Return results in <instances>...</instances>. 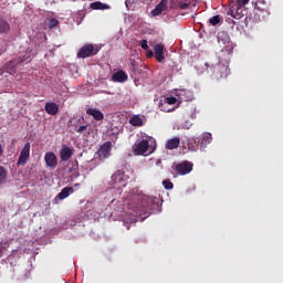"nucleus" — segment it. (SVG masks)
Instances as JSON below:
<instances>
[{"instance_id":"obj_7","label":"nucleus","mask_w":283,"mask_h":283,"mask_svg":"<svg viewBox=\"0 0 283 283\" xmlns=\"http://www.w3.org/2000/svg\"><path fill=\"white\" fill-rule=\"evenodd\" d=\"M30 160V143H27L20 151V156L18 159V167L25 165Z\"/></svg>"},{"instance_id":"obj_34","label":"nucleus","mask_w":283,"mask_h":283,"mask_svg":"<svg viewBox=\"0 0 283 283\" xmlns=\"http://www.w3.org/2000/svg\"><path fill=\"white\" fill-rule=\"evenodd\" d=\"M163 112H171L170 109H167V108H161Z\"/></svg>"},{"instance_id":"obj_32","label":"nucleus","mask_w":283,"mask_h":283,"mask_svg":"<svg viewBox=\"0 0 283 283\" xmlns=\"http://www.w3.org/2000/svg\"><path fill=\"white\" fill-rule=\"evenodd\" d=\"M146 56L147 59H151V56H154V51H147Z\"/></svg>"},{"instance_id":"obj_9","label":"nucleus","mask_w":283,"mask_h":283,"mask_svg":"<svg viewBox=\"0 0 283 283\" xmlns=\"http://www.w3.org/2000/svg\"><path fill=\"white\" fill-rule=\"evenodd\" d=\"M111 151H112V142H106L101 146L97 154L99 158L105 159V158H109Z\"/></svg>"},{"instance_id":"obj_24","label":"nucleus","mask_w":283,"mask_h":283,"mask_svg":"<svg viewBox=\"0 0 283 283\" xmlns=\"http://www.w3.org/2000/svg\"><path fill=\"white\" fill-rule=\"evenodd\" d=\"M212 137L210 133H205L201 138H200V144L201 145H209V143H211Z\"/></svg>"},{"instance_id":"obj_18","label":"nucleus","mask_w":283,"mask_h":283,"mask_svg":"<svg viewBox=\"0 0 283 283\" xmlns=\"http://www.w3.org/2000/svg\"><path fill=\"white\" fill-rule=\"evenodd\" d=\"M180 147V138L174 137L171 139H168L166 143V149L172 150L178 149Z\"/></svg>"},{"instance_id":"obj_25","label":"nucleus","mask_w":283,"mask_h":283,"mask_svg":"<svg viewBox=\"0 0 283 283\" xmlns=\"http://www.w3.org/2000/svg\"><path fill=\"white\" fill-rule=\"evenodd\" d=\"M218 23H220V15H213L212 18L209 19L210 25H218Z\"/></svg>"},{"instance_id":"obj_6","label":"nucleus","mask_w":283,"mask_h":283,"mask_svg":"<svg viewBox=\"0 0 283 283\" xmlns=\"http://www.w3.org/2000/svg\"><path fill=\"white\" fill-rule=\"evenodd\" d=\"M96 54H98V48L93 44H85L80 49L77 59H90V56H96Z\"/></svg>"},{"instance_id":"obj_16","label":"nucleus","mask_w":283,"mask_h":283,"mask_svg":"<svg viewBox=\"0 0 283 283\" xmlns=\"http://www.w3.org/2000/svg\"><path fill=\"white\" fill-rule=\"evenodd\" d=\"M28 61V57L25 56H20L15 60H11L6 64L7 70H14V67H18V65H21V63H25Z\"/></svg>"},{"instance_id":"obj_13","label":"nucleus","mask_w":283,"mask_h":283,"mask_svg":"<svg viewBox=\"0 0 283 283\" xmlns=\"http://www.w3.org/2000/svg\"><path fill=\"white\" fill-rule=\"evenodd\" d=\"M167 3H169V0H160V2L151 11L153 17H160V14L167 10Z\"/></svg>"},{"instance_id":"obj_19","label":"nucleus","mask_w":283,"mask_h":283,"mask_svg":"<svg viewBox=\"0 0 283 283\" xmlns=\"http://www.w3.org/2000/svg\"><path fill=\"white\" fill-rule=\"evenodd\" d=\"M71 193H74V188L65 187L57 193L56 198H59V200H65V198H70Z\"/></svg>"},{"instance_id":"obj_20","label":"nucleus","mask_w":283,"mask_h":283,"mask_svg":"<svg viewBox=\"0 0 283 283\" xmlns=\"http://www.w3.org/2000/svg\"><path fill=\"white\" fill-rule=\"evenodd\" d=\"M91 10H111V6L101 1L92 2L90 4Z\"/></svg>"},{"instance_id":"obj_1","label":"nucleus","mask_w":283,"mask_h":283,"mask_svg":"<svg viewBox=\"0 0 283 283\" xmlns=\"http://www.w3.org/2000/svg\"><path fill=\"white\" fill-rule=\"evenodd\" d=\"M138 200L139 203L133 208V211H135L137 216H147V213L154 211V207H156V198L140 195L138 196Z\"/></svg>"},{"instance_id":"obj_30","label":"nucleus","mask_w":283,"mask_h":283,"mask_svg":"<svg viewBox=\"0 0 283 283\" xmlns=\"http://www.w3.org/2000/svg\"><path fill=\"white\" fill-rule=\"evenodd\" d=\"M87 125H84V126H80L77 129H76V133L77 134H83V132H87Z\"/></svg>"},{"instance_id":"obj_23","label":"nucleus","mask_w":283,"mask_h":283,"mask_svg":"<svg viewBox=\"0 0 283 283\" xmlns=\"http://www.w3.org/2000/svg\"><path fill=\"white\" fill-rule=\"evenodd\" d=\"M6 180H8V170L0 166V185H6Z\"/></svg>"},{"instance_id":"obj_2","label":"nucleus","mask_w":283,"mask_h":283,"mask_svg":"<svg viewBox=\"0 0 283 283\" xmlns=\"http://www.w3.org/2000/svg\"><path fill=\"white\" fill-rule=\"evenodd\" d=\"M249 1L251 0H229L228 14H230L232 19H242V17H244V9L242 8L249 6Z\"/></svg>"},{"instance_id":"obj_33","label":"nucleus","mask_w":283,"mask_h":283,"mask_svg":"<svg viewBox=\"0 0 283 283\" xmlns=\"http://www.w3.org/2000/svg\"><path fill=\"white\" fill-rule=\"evenodd\" d=\"M3 156V146L0 144V158Z\"/></svg>"},{"instance_id":"obj_12","label":"nucleus","mask_w":283,"mask_h":283,"mask_svg":"<svg viewBox=\"0 0 283 283\" xmlns=\"http://www.w3.org/2000/svg\"><path fill=\"white\" fill-rule=\"evenodd\" d=\"M125 175L124 171L117 170L113 176V185H117V187H125L127 184L125 182V179H123V176Z\"/></svg>"},{"instance_id":"obj_27","label":"nucleus","mask_w":283,"mask_h":283,"mask_svg":"<svg viewBox=\"0 0 283 283\" xmlns=\"http://www.w3.org/2000/svg\"><path fill=\"white\" fill-rule=\"evenodd\" d=\"M56 25H59V21L55 18H51L49 20V29L52 30V29L56 28Z\"/></svg>"},{"instance_id":"obj_17","label":"nucleus","mask_w":283,"mask_h":283,"mask_svg":"<svg viewBox=\"0 0 283 283\" xmlns=\"http://www.w3.org/2000/svg\"><path fill=\"white\" fill-rule=\"evenodd\" d=\"M86 114L88 116H92L94 120H103V118H105V115L103 114V112L96 108H87Z\"/></svg>"},{"instance_id":"obj_31","label":"nucleus","mask_w":283,"mask_h":283,"mask_svg":"<svg viewBox=\"0 0 283 283\" xmlns=\"http://www.w3.org/2000/svg\"><path fill=\"white\" fill-rule=\"evenodd\" d=\"M179 8H180V10H187V9L189 8V3H187V2H180V3H179Z\"/></svg>"},{"instance_id":"obj_11","label":"nucleus","mask_w":283,"mask_h":283,"mask_svg":"<svg viewBox=\"0 0 283 283\" xmlns=\"http://www.w3.org/2000/svg\"><path fill=\"white\" fill-rule=\"evenodd\" d=\"M155 59L158 63H163L165 61V45L156 44L154 46Z\"/></svg>"},{"instance_id":"obj_8","label":"nucleus","mask_w":283,"mask_h":283,"mask_svg":"<svg viewBox=\"0 0 283 283\" xmlns=\"http://www.w3.org/2000/svg\"><path fill=\"white\" fill-rule=\"evenodd\" d=\"M44 160H45L46 167H51L52 169H54V167L59 165V159L56 158V155L54 154V151L45 153Z\"/></svg>"},{"instance_id":"obj_3","label":"nucleus","mask_w":283,"mask_h":283,"mask_svg":"<svg viewBox=\"0 0 283 283\" xmlns=\"http://www.w3.org/2000/svg\"><path fill=\"white\" fill-rule=\"evenodd\" d=\"M156 151V145L149 146V140L142 139L133 145V153L135 156H147V154H154Z\"/></svg>"},{"instance_id":"obj_26","label":"nucleus","mask_w":283,"mask_h":283,"mask_svg":"<svg viewBox=\"0 0 283 283\" xmlns=\"http://www.w3.org/2000/svg\"><path fill=\"white\" fill-rule=\"evenodd\" d=\"M176 103H178V99L174 96L166 97L165 99L166 105H176Z\"/></svg>"},{"instance_id":"obj_10","label":"nucleus","mask_w":283,"mask_h":283,"mask_svg":"<svg viewBox=\"0 0 283 283\" xmlns=\"http://www.w3.org/2000/svg\"><path fill=\"white\" fill-rule=\"evenodd\" d=\"M72 156H74V150H72L70 146H63L60 150V159L62 160V163H67V160H70Z\"/></svg>"},{"instance_id":"obj_15","label":"nucleus","mask_w":283,"mask_h":283,"mask_svg":"<svg viewBox=\"0 0 283 283\" xmlns=\"http://www.w3.org/2000/svg\"><path fill=\"white\" fill-rule=\"evenodd\" d=\"M44 109L50 116H56V114H59V106L54 102H48Z\"/></svg>"},{"instance_id":"obj_28","label":"nucleus","mask_w":283,"mask_h":283,"mask_svg":"<svg viewBox=\"0 0 283 283\" xmlns=\"http://www.w3.org/2000/svg\"><path fill=\"white\" fill-rule=\"evenodd\" d=\"M163 186H164L165 189L169 190V189L174 188V182H171V180H169V179H166V180L163 181Z\"/></svg>"},{"instance_id":"obj_29","label":"nucleus","mask_w":283,"mask_h":283,"mask_svg":"<svg viewBox=\"0 0 283 283\" xmlns=\"http://www.w3.org/2000/svg\"><path fill=\"white\" fill-rule=\"evenodd\" d=\"M142 50H145L146 52L149 50V45L147 44V40H142L139 43Z\"/></svg>"},{"instance_id":"obj_5","label":"nucleus","mask_w":283,"mask_h":283,"mask_svg":"<svg viewBox=\"0 0 283 283\" xmlns=\"http://www.w3.org/2000/svg\"><path fill=\"white\" fill-rule=\"evenodd\" d=\"M172 169L176 171L177 176H187V174L193 171V163L185 160L179 164H174Z\"/></svg>"},{"instance_id":"obj_21","label":"nucleus","mask_w":283,"mask_h":283,"mask_svg":"<svg viewBox=\"0 0 283 283\" xmlns=\"http://www.w3.org/2000/svg\"><path fill=\"white\" fill-rule=\"evenodd\" d=\"M129 125H132L133 127H143V125H145V122L143 120V117H140V115H134L129 119Z\"/></svg>"},{"instance_id":"obj_22","label":"nucleus","mask_w":283,"mask_h":283,"mask_svg":"<svg viewBox=\"0 0 283 283\" xmlns=\"http://www.w3.org/2000/svg\"><path fill=\"white\" fill-rule=\"evenodd\" d=\"M10 32V23L6 19L0 18V34H8Z\"/></svg>"},{"instance_id":"obj_14","label":"nucleus","mask_w":283,"mask_h":283,"mask_svg":"<svg viewBox=\"0 0 283 283\" xmlns=\"http://www.w3.org/2000/svg\"><path fill=\"white\" fill-rule=\"evenodd\" d=\"M128 78H129V76L123 70L117 71L116 73H114L112 75V81L114 83H125Z\"/></svg>"},{"instance_id":"obj_4","label":"nucleus","mask_w":283,"mask_h":283,"mask_svg":"<svg viewBox=\"0 0 283 283\" xmlns=\"http://www.w3.org/2000/svg\"><path fill=\"white\" fill-rule=\"evenodd\" d=\"M218 43L222 48L221 52L226 54H233V42L227 32H221L218 34Z\"/></svg>"}]
</instances>
